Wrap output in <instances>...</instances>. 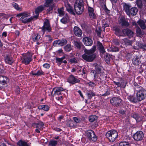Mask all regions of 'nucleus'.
I'll return each instance as SVG.
<instances>
[{
	"mask_svg": "<svg viewBox=\"0 0 146 146\" xmlns=\"http://www.w3.org/2000/svg\"><path fill=\"white\" fill-rule=\"evenodd\" d=\"M17 145L19 146H29L28 143L22 140H20L18 142Z\"/></svg>",
	"mask_w": 146,
	"mask_h": 146,
	"instance_id": "36",
	"label": "nucleus"
},
{
	"mask_svg": "<svg viewBox=\"0 0 146 146\" xmlns=\"http://www.w3.org/2000/svg\"><path fill=\"white\" fill-rule=\"evenodd\" d=\"M65 58V56H64L61 58L56 57V62L59 63L60 64H61L62 63L66 64L67 63V61L65 60H64Z\"/></svg>",
	"mask_w": 146,
	"mask_h": 146,
	"instance_id": "24",
	"label": "nucleus"
},
{
	"mask_svg": "<svg viewBox=\"0 0 146 146\" xmlns=\"http://www.w3.org/2000/svg\"><path fill=\"white\" fill-rule=\"evenodd\" d=\"M9 81V80L7 77L2 76H0V83L3 85L6 84Z\"/></svg>",
	"mask_w": 146,
	"mask_h": 146,
	"instance_id": "23",
	"label": "nucleus"
},
{
	"mask_svg": "<svg viewBox=\"0 0 146 146\" xmlns=\"http://www.w3.org/2000/svg\"><path fill=\"white\" fill-rule=\"evenodd\" d=\"M86 133L87 137L90 141L95 142L97 140V137L92 130H88L86 132Z\"/></svg>",
	"mask_w": 146,
	"mask_h": 146,
	"instance_id": "7",
	"label": "nucleus"
},
{
	"mask_svg": "<svg viewBox=\"0 0 146 146\" xmlns=\"http://www.w3.org/2000/svg\"><path fill=\"white\" fill-rule=\"evenodd\" d=\"M82 45V43L80 41H75L74 42V45L78 48L80 49Z\"/></svg>",
	"mask_w": 146,
	"mask_h": 146,
	"instance_id": "47",
	"label": "nucleus"
},
{
	"mask_svg": "<svg viewBox=\"0 0 146 146\" xmlns=\"http://www.w3.org/2000/svg\"><path fill=\"white\" fill-rule=\"evenodd\" d=\"M113 82L114 84L117 86V87H121L120 83L118 82H116L115 81H113Z\"/></svg>",
	"mask_w": 146,
	"mask_h": 146,
	"instance_id": "64",
	"label": "nucleus"
},
{
	"mask_svg": "<svg viewBox=\"0 0 146 146\" xmlns=\"http://www.w3.org/2000/svg\"><path fill=\"white\" fill-rule=\"evenodd\" d=\"M36 127L39 129V130H41L42 129V127L44 125V123L41 121H40L37 123H35Z\"/></svg>",
	"mask_w": 146,
	"mask_h": 146,
	"instance_id": "33",
	"label": "nucleus"
},
{
	"mask_svg": "<svg viewBox=\"0 0 146 146\" xmlns=\"http://www.w3.org/2000/svg\"><path fill=\"white\" fill-rule=\"evenodd\" d=\"M57 144V141H56L51 140L49 143V146H56Z\"/></svg>",
	"mask_w": 146,
	"mask_h": 146,
	"instance_id": "50",
	"label": "nucleus"
},
{
	"mask_svg": "<svg viewBox=\"0 0 146 146\" xmlns=\"http://www.w3.org/2000/svg\"><path fill=\"white\" fill-rule=\"evenodd\" d=\"M127 84V81L126 80H122L120 83L121 88H124L125 87Z\"/></svg>",
	"mask_w": 146,
	"mask_h": 146,
	"instance_id": "48",
	"label": "nucleus"
},
{
	"mask_svg": "<svg viewBox=\"0 0 146 146\" xmlns=\"http://www.w3.org/2000/svg\"><path fill=\"white\" fill-rule=\"evenodd\" d=\"M73 31L74 34L76 36L79 37L82 36V32L81 29L78 27H74V28Z\"/></svg>",
	"mask_w": 146,
	"mask_h": 146,
	"instance_id": "11",
	"label": "nucleus"
},
{
	"mask_svg": "<svg viewBox=\"0 0 146 146\" xmlns=\"http://www.w3.org/2000/svg\"><path fill=\"white\" fill-rule=\"evenodd\" d=\"M63 88L61 87H56L53 89L52 92L54 91V95H59L61 94L60 92L63 91Z\"/></svg>",
	"mask_w": 146,
	"mask_h": 146,
	"instance_id": "18",
	"label": "nucleus"
},
{
	"mask_svg": "<svg viewBox=\"0 0 146 146\" xmlns=\"http://www.w3.org/2000/svg\"><path fill=\"white\" fill-rule=\"evenodd\" d=\"M50 107L47 105H40L38 107L39 110H43L46 111H48Z\"/></svg>",
	"mask_w": 146,
	"mask_h": 146,
	"instance_id": "30",
	"label": "nucleus"
},
{
	"mask_svg": "<svg viewBox=\"0 0 146 146\" xmlns=\"http://www.w3.org/2000/svg\"><path fill=\"white\" fill-rule=\"evenodd\" d=\"M88 84L91 87H92L93 88L96 86V85L95 83L91 81H90L88 82Z\"/></svg>",
	"mask_w": 146,
	"mask_h": 146,
	"instance_id": "58",
	"label": "nucleus"
},
{
	"mask_svg": "<svg viewBox=\"0 0 146 146\" xmlns=\"http://www.w3.org/2000/svg\"><path fill=\"white\" fill-rule=\"evenodd\" d=\"M43 66L44 68L46 69H48L50 66V64L48 63H45L43 65Z\"/></svg>",
	"mask_w": 146,
	"mask_h": 146,
	"instance_id": "63",
	"label": "nucleus"
},
{
	"mask_svg": "<svg viewBox=\"0 0 146 146\" xmlns=\"http://www.w3.org/2000/svg\"><path fill=\"white\" fill-rule=\"evenodd\" d=\"M67 81L70 84H74L76 83H79L80 80L76 78L73 75L71 74L68 78Z\"/></svg>",
	"mask_w": 146,
	"mask_h": 146,
	"instance_id": "10",
	"label": "nucleus"
},
{
	"mask_svg": "<svg viewBox=\"0 0 146 146\" xmlns=\"http://www.w3.org/2000/svg\"><path fill=\"white\" fill-rule=\"evenodd\" d=\"M137 23L142 29H145L146 28L145 23L143 21L139 20L137 22Z\"/></svg>",
	"mask_w": 146,
	"mask_h": 146,
	"instance_id": "31",
	"label": "nucleus"
},
{
	"mask_svg": "<svg viewBox=\"0 0 146 146\" xmlns=\"http://www.w3.org/2000/svg\"><path fill=\"white\" fill-rule=\"evenodd\" d=\"M75 6L83 7L84 6L83 0H76L74 4Z\"/></svg>",
	"mask_w": 146,
	"mask_h": 146,
	"instance_id": "34",
	"label": "nucleus"
},
{
	"mask_svg": "<svg viewBox=\"0 0 146 146\" xmlns=\"http://www.w3.org/2000/svg\"><path fill=\"white\" fill-rule=\"evenodd\" d=\"M74 8L76 13L78 15H80L82 13L84 10V7H81L74 6Z\"/></svg>",
	"mask_w": 146,
	"mask_h": 146,
	"instance_id": "22",
	"label": "nucleus"
},
{
	"mask_svg": "<svg viewBox=\"0 0 146 146\" xmlns=\"http://www.w3.org/2000/svg\"><path fill=\"white\" fill-rule=\"evenodd\" d=\"M73 119L74 121V122L76 123H79L81 121L80 119L76 117H74Z\"/></svg>",
	"mask_w": 146,
	"mask_h": 146,
	"instance_id": "56",
	"label": "nucleus"
},
{
	"mask_svg": "<svg viewBox=\"0 0 146 146\" xmlns=\"http://www.w3.org/2000/svg\"><path fill=\"white\" fill-rule=\"evenodd\" d=\"M88 11L90 17L91 19H96V15L94 13V10L93 8L89 7Z\"/></svg>",
	"mask_w": 146,
	"mask_h": 146,
	"instance_id": "16",
	"label": "nucleus"
},
{
	"mask_svg": "<svg viewBox=\"0 0 146 146\" xmlns=\"http://www.w3.org/2000/svg\"><path fill=\"white\" fill-rule=\"evenodd\" d=\"M135 90L137 92L136 95L138 100L141 101L145 98L146 97V90L139 85L136 86Z\"/></svg>",
	"mask_w": 146,
	"mask_h": 146,
	"instance_id": "2",
	"label": "nucleus"
},
{
	"mask_svg": "<svg viewBox=\"0 0 146 146\" xmlns=\"http://www.w3.org/2000/svg\"><path fill=\"white\" fill-rule=\"evenodd\" d=\"M30 16V14L27 12H24L20 13L17 15V17H21L20 20L24 23H26L30 22L32 20H35V17L32 16L30 18H27V17Z\"/></svg>",
	"mask_w": 146,
	"mask_h": 146,
	"instance_id": "3",
	"label": "nucleus"
},
{
	"mask_svg": "<svg viewBox=\"0 0 146 146\" xmlns=\"http://www.w3.org/2000/svg\"><path fill=\"white\" fill-rule=\"evenodd\" d=\"M41 31L44 34L45 32H50L51 31V28L50 27V21L47 19L45 20L44 22L43 25L41 28Z\"/></svg>",
	"mask_w": 146,
	"mask_h": 146,
	"instance_id": "6",
	"label": "nucleus"
},
{
	"mask_svg": "<svg viewBox=\"0 0 146 146\" xmlns=\"http://www.w3.org/2000/svg\"><path fill=\"white\" fill-rule=\"evenodd\" d=\"M118 135V133L116 131L111 130L107 132L106 135L110 142H113L117 138Z\"/></svg>",
	"mask_w": 146,
	"mask_h": 146,
	"instance_id": "5",
	"label": "nucleus"
},
{
	"mask_svg": "<svg viewBox=\"0 0 146 146\" xmlns=\"http://www.w3.org/2000/svg\"><path fill=\"white\" fill-rule=\"evenodd\" d=\"M140 59L138 56H136L133 58L132 60L133 63L135 65H139L141 63Z\"/></svg>",
	"mask_w": 146,
	"mask_h": 146,
	"instance_id": "26",
	"label": "nucleus"
},
{
	"mask_svg": "<svg viewBox=\"0 0 146 146\" xmlns=\"http://www.w3.org/2000/svg\"><path fill=\"white\" fill-rule=\"evenodd\" d=\"M122 100L120 98L117 97H113L110 100V102L113 105L118 106L121 104Z\"/></svg>",
	"mask_w": 146,
	"mask_h": 146,
	"instance_id": "8",
	"label": "nucleus"
},
{
	"mask_svg": "<svg viewBox=\"0 0 146 146\" xmlns=\"http://www.w3.org/2000/svg\"><path fill=\"white\" fill-rule=\"evenodd\" d=\"M98 46L100 52L102 54L104 53L105 52V50L102 43L100 42L98 44Z\"/></svg>",
	"mask_w": 146,
	"mask_h": 146,
	"instance_id": "43",
	"label": "nucleus"
},
{
	"mask_svg": "<svg viewBox=\"0 0 146 146\" xmlns=\"http://www.w3.org/2000/svg\"><path fill=\"white\" fill-rule=\"evenodd\" d=\"M96 47L94 46L90 50L85 49L84 53L82 56V58L85 60L89 62H92L96 58V55L94 52L96 51Z\"/></svg>",
	"mask_w": 146,
	"mask_h": 146,
	"instance_id": "1",
	"label": "nucleus"
},
{
	"mask_svg": "<svg viewBox=\"0 0 146 146\" xmlns=\"http://www.w3.org/2000/svg\"><path fill=\"white\" fill-rule=\"evenodd\" d=\"M31 74L33 75L39 76L42 75H44V72L41 70H38L36 73H34L33 71H32Z\"/></svg>",
	"mask_w": 146,
	"mask_h": 146,
	"instance_id": "29",
	"label": "nucleus"
},
{
	"mask_svg": "<svg viewBox=\"0 0 146 146\" xmlns=\"http://www.w3.org/2000/svg\"><path fill=\"white\" fill-rule=\"evenodd\" d=\"M131 116V117L134 118L137 121H139L141 119L139 115L135 113H132Z\"/></svg>",
	"mask_w": 146,
	"mask_h": 146,
	"instance_id": "37",
	"label": "nucleus"
},
{
	"mask_svg": "<svg viewBox=\"0 0 146 146\" xmlns=\"http://www.w3.org/2000/svg\"><path fill=\"white\" fill-rule=\"evenodd\" d=\"M97 117L96 115H91L89 117V121L91 122H93L97 119Z\"/></svg>",
	"mask_w": 146,
	"mask_h": 146,
	"instance_id": "44",
	"label": "nucleus"
},
{
	"mask_svg": "<svg viewBox=\"0 0 146 146\" xmlns=\"http://www.w3.org/2000/svg\"><path fill=\"white\" fill-rule=\"evenodd\" d=\"M128 36V28L124 29L121 31V36Z\"/></svg>",
	"mask_w": 146,
	"mask_h": 146,
	"instance_id": "49",
	"label": "nucleus"
},
{
	"mask_svg": "<svg viewBox=\"0 0 146 146\" xmlns=\"http://www.w3.org/2000/svg\"><path fill=\"white\" fill-rule=\"evenodd\" d=\"M138 12V10L137 8L136 7H133L131 8L130 10L129 11L131 14L132 15H135Z\"/></svg>",
	"mask_w": 146,
	"mask_h": 146,
	"instance_id": "38",
	"label": "nucleus"
},
{
	"mask_svg": "<svg viewBox=\"0 0 146 146\" xmlns=\"http://www.w3.org/2000/svg\"><path fill=\"white\" fill-rule=\"evenodd\" d=\"M70 61L71 63L75 64L77 63V60L75 58L70 59Z\"/></svg>",
	"mask_w": 146,
	"mask_h": 146,
	"instance_id": "59",
	"label": "nucleus"
},
{
	"mask_svg": "<svg viewBox=\"0 0 146 146\" xmlns=\"http://www.w3.org/2000/svg\"><path fill=\"white\" fill-rule=\"evenodd\" d=\"M32 39L35 42L41 41L42 38L40 35L37 33H34L32 35Z\"/></svg>",
	"mask_w": 146,
	"mask_h": 146,
	"instance_id": "20",
	"label": "nucleus"
},
{
	"mask_svg": "<svg viewBox=\"0 0 146 146\" xmlns=\"http://www.w3.org/2000/svg\"><path fill=\"white\" fill-rule=\"evenodd\" d=\"M111 51L112 52H118L119 51V48L117 47H112L111 48Z\"/></svg>",
	"mask_w": 146,
	"mask_h": 146,
	"instance_id": "60",
	"label": "nucleus"
},
{
	"mask_svg": "<svg viewBox=\"0 0 146 146\" xmlns=\"http://www.w3.org/2000/svg\"><path fill=\"white\" fill-rule=\"evenodd\" d=\"M102 69V67L100 65L96 64L95 65V69L96 70V74H99L101 72V70Z\"/></svg>",
	"mask_w": 146,
	"mask_h": 146,
	"instance_id": "40",
	"label": "nucleus"
},
{
	"mask_svg": "<svg viewBox=\"0 0 146 146\" xmlns=\"http://www.w3.org/2000/svg\"><path fill=\"white\" fill-rule=\"evenodd\" d=\"M113 42L116 45H118L119 44V41L117 39H115L113 40Z\"/></svg>",
	"mask_w": 146,
	"mask_h": 146,
	"instance_id": "61",
	"label": "nucleus"
},
{
	"mask_svg": "<svg viewBox=\"0 0 146 146\" xmlns=\"http://www.w3.org/2000/svg\"><path fill=\"white\" fill-rule=\"evenodd\" d=\"M123 10L125 11L127 14L128 15V4L126 3H123Z\"/></svg>",
	"mask_w": 146,
	"mask_h": 146,
	"instance_id": "52",
	"label": "nucleus"
},
{
	"mask_svg": "<svg viewBox=\"0 0 146 146\" xmlns=\"http://www.w3.org/2000/svg\"><path fill=\"white\" fill-rule=\"evenodd\" d=\"M119 23L122 27H128V22L124 17H121L119 20Z\"/></svg>",
	"mask_w": 146,
	"mask_h": 146,
	"instance_id": "17",
	"label": "nucleus"
},
{
	"mask_svg": "<svg viewBox=\"0 0 146 146\" xmlns=\"http://www.w3.org/2000/svg\"><path fill=\"white\" fill-rule=\"evenodd\" d=\"M105 60L107 61L106 62H109L111 57L110 55L108 54H106L105 56Z\"/></svg>",
	"mask_w": 146,
	"mask_h": 146,
	"instance_id": "55",
	"label": "nucleus"
},
{
	"mask_svg": "<svg viewBox=\"0 0 146 146\" xmlns=\"http://www.w3.org/2000/svg\"><path fill=\"white\" fill-rule=\"evenodd\" d=\"M136 3L137 7L140 8H141L142 7L143 4L142 1L141 0H137L136 1Z\"/></svg>",
	"mask_w": 146,
	"mask_h": 146,
	"instance_id": "53",
	"label": "nucleus"
},
{
	"mask_svg": "<svg viewBox=\"0 0 146 146\" xmlns=\"http://www.w3.org/2000/svg\"><path fill=\"white\" fill-rule=\"evenodd\" d=\"M68 20V16H66L63 17L60 20L61 22L64 24H66L67 23Z\"/></svg>",
	"mask_w": 146,
	"mask_h": 146,
	"instance_id": "46",
	"label": "nucleus"
},
{
	"mask_svg": "<svg viewBox=\"0 0 146 146\" xmlns=\"http://www.w3.org/2000/svg\"><path fill=\"white\" fill-rule=\"evenodd\" d=\"M133 34V32L131 31L128 30V38H130L132 37Z\"/></svg>",
	"mask_w": 146,
	"mask_h": 146,
	"instance_id": "62",
	"label": "nucleus"
},
{
	"mask_svg": "<svg viewBox=\"0 0 146 146\" xmlns=\"http://www.w3.org/2000/svg\"><path fill=\"white\" fill-rule=\"evenodd\" d=\"M55 7V5L54 4H53L52 6H49L48 7L46 10V13L47 14H50L52 13L53 9L54 7Z\"/></svg>",
	"mask_w": 146,
	"mask_h": 146,
	"instance_id": "35",
	"label": "nucleus"
},
{
	"mask_svg": "<svg viewBox=\"0 0 146 146\" xmlns=\"http://www.w3.org/2000/svg\"><path fill=\"white\" fill-rule=\"evenodd\" d=\"M101 32L102 30L100 27H98L96 28L95 32L98 36H101Z\"/></svg>",
	"mask_w": 146,
	"mask_h": 146,
	"instance_id": "51",
	"label": "nucleus"
},
{
	"mask_svg": "<svg viewBox=\"0 0 146 146\" xmlns=\"http://www.w3.org/2000/svg\"><path fill=\"white\" fill-rule=\"evenodd\" d=\"M144 136L143 132L141 131H138L134 134L133 137L134 139L137 141L142 140Z\"/></svg>",
	"mask_w": 146,
	"mask_h": 146,
	"instance_id": "9",
	"label": "nucleus"
},
{
	"mask_svg": "<svg viewBox=\"0 0 146 146\" xmlns=\"http://www.w3.org/2000/svg\"><path fill=\"white\" fill-rule=\"evenodd\" d=\"M64 9L63 7L60 8H58L57 10L58 13V16L60 17H62L64 15Z\"/></svg>",
	"mask_w": 146,
	"mask_h": 146,
	"instance_id": "39",
	"label": "nucleus"
},
{
	"mask_svg": "<svg viewBox=\"0 0 146 146\" xmlns=\"http://www.w3.org/2000/svg\"><path fill=\"white\" fill-rule=\"evenodd\" d=\"M91 72L93 74V75L94 76V80L97 83L99 84L102 80L101 78H100L99 77H98L97 76L96 74V72H95L94 70H92L91 71Z\"/></svg>",
	"mask_w": 146,
	"mask_h": 146,
	"instance_id": "19",
	"label": "nucleus"
},
{
	"mask_svg": "<svg viewBox=\"0 0 146 146\" xmlns=\"http://www.w3.org/2000/svg\"><path fill=\"white\" fill-rule=\"evenodd\" d=\"M72 47L70 44H68L64 46V49L66 52H70L72 49Z\"/></svg>",
	"mask_w": 146,
	"mask_h": 146,
	"instance_id": "42",
	"label": "nucleus"
},
{
	"mask_svg": "<svg viewBox=\"0 0 146 146\" xmlns=\"http://www.w3.org/2000/svg\"><path fill=\"white\" fill-rule=\"evenodd\" d=\"M22 63L25 65H28L32 60V54L30 53L23 54L21 57Z\"/></svg>",
	"mask_w": 146,
	"mask_h": 146,
	"instance_id": "4",
	"label": "nucleus"
},
{
	"mask_svg": "<svg viewBox=\"0 0 146 146\" xmlns=\"http://www.w3.org/2000/svg\"><path fill=\"white\" fill-rule=\"evenodd\" d=\"M88 99H91L92 97L95 96V93L91 90L89 91L87 93Z\"/></svg>",
	"mask_w": 146,
	"mask_h": 146,
	"instance_id": "41",
	"label": "nucleus"
},
{
	"mask_svg": "<svg viewBox=\"0 0 146 146\" xmlns=\"http://www.w3.org/2000/svg\"><path fill=\"white\" fill-rule=\"evenodd\" d=\"M83 42L86 46H91L93 44L92 40L89 37H85L83 38Z\"/></svg>",
	"mask_w": 146,
	"mask_h": 146,
	"instance_id": "14",
	"label": "nucleus"
},
{
	"mask_svg": "<svg viewBox=\"0 0 146 146\" xmlns=\"http://www.w3.org/2000/svg\"><path fill=\"white\" fill-rule=\"evenodd\" d=\"M136 33L137 36L141 37L144 34V32L142 30L138 27L136 29Z\"/></svg>",
	"mask_w": 146,
	"mask_h": 146,
	"instance_id": "27",
	"label": "nucleus"
},
{
	"mask_svg": "<svg viewBox=\"0 0 146 146\" xmlns=\"http://www.w3.org/2000/svg\"><path fill=\"white\" fill-rule=\"evenodd\" d=\"M128 99L131 102H137L138 100L135 97L133 96H129Z\"/></svg>",
	"mask_w": 146,
	"mask_h": 146,
	"instance_id": "45",
	"label": "nucleus"
},
{
	"mask_svg": "<svg viewBox=\"0 0 146 146\" xmlns=\"http://www.w3.org/2000/svg\"><path fill=\"white\" fill-rule=\"evenodd\" d=\"M45 7L44 5H41L38 6L35 9V13L36 14V15L35 16H34V17H35V19H37L39 13L40 12H41L44 9V8Z\"/></svg>",
	"mask_w": 146,
	"mask_h": 146,
	"instance_id": "15",
	"label": "nucleus"
},
{
	"mask_svg": "<svg viewBox=\"0 0 146 146\" xmlns=\"http://www.w3.org/2000/svg\"><path fill=\"white\" fill-rule=\"evenodd\" d=\"M65 6L66 8V10L71 14L75 15V13L73 10L72 7L68 2L65 3Z\"/></svg>",
	"mask_w": 146,
	"mask_h": 146,
	"instance_id": "13",
	"label": "nucleus"
},
{
	"mask_svg": "<svg viewBox=\"0 0 146 146\" xmlns=\"http://www.w3.org/2000/svg\"><path fill=\"white\" fill-rule=\"evenodd\" d=\"M119 146H128V142L126 141L121 142L119 144Z\"/></svg>",
	"mask_w": 146,
	"mask_h": 146,
	"instance_id": "54",
	"label": "nucleus"
},
{
	"mask_svg": "<svg viewBox=\"0 0 146 146\" xmlns=\"http://www.w3.org/2000/svg\"><path fill=\"white\" fill-rule=\"evenodd\" d=\"M12 6L17 10H19L20 8L19 7L18 5L16 3H13Z\"/></svg>",
	"mask_w": 146,
	"mask_h": 146,
	"instance_id": "57",
	"label": "nucleus"
},
{
	"mask_svg": "<svg viewBox=\"0 0 146 146\" xmlns=\"http://www.w3.org/2000/svg\"><path fill=\"white\" fill-rule=\"evenodd\" d=\"M67 126L71 128H75L76 126V124L72 120L68 121L67 122Z\"/></svg>",
	"mask_w": 146,
	"mask_h": 146,
	"instance_id": "25",
	"label": "nucleus"
},
{
	"mask_svg": "<svg viewBox=\"0 0 146 146\" xmlns=\"http://www.w3.org/2000/svg\"><path fill=\"white\" fill-rule=\"evenodd\" d=\"M5 62L9 64H11L13 63V58L9 55H7L5 58Z\"/></svg>",
	"mask_w": 146,
	"mask_h": 146,
	"instance_id": "28",
	"label": "nucleus"
},
{
	"mask_svg": "<svg viewBox=\"0 0 146 146\" xmlns=\"http://www.w3.org/2000/svg\"><path fill=\"white\" fill-rule=\"evenodd\" d=\"M113 30L115 32V34L119 36H121V31L119 26H115L113 27Z\"/></svg>",
	"mask_w": 146,
	"mask_h": 146,
	"instance_id": "21",
	"label": "nucleus"
},
{
	"mask_svg": "<svg viewBox=\"0 0 146 146\" xmlns=\"http://www.w3.org/2000/svg\"><path fill=\"white\" fill-rule=\"evenodd\" d=\"M67 43V40L65 39H63L61 40H58L54 41L53 42V44L54 46H56L58 45L63 46Z\"/></svg>",
	"mask_w": 146,
	"mask_h": 146,
	"instance_id": "12",
	"label": "nucleus"
},
{
	"mask_svg": "<svg viewBox=\"0 0 146 146\" xmlns=\"http://www.w3.org/2000/svg\"><path fill=\"white\" fill-rule=\"evenodd\" d=\"M53 0H46L44 4V6L45 7H48L49 6H52Z\"/></svg>",
	"mask_w": 146,
	"mask_h": 146,
	"instance_id": "32",
	"label": "nucleus"
}]
</instances>
